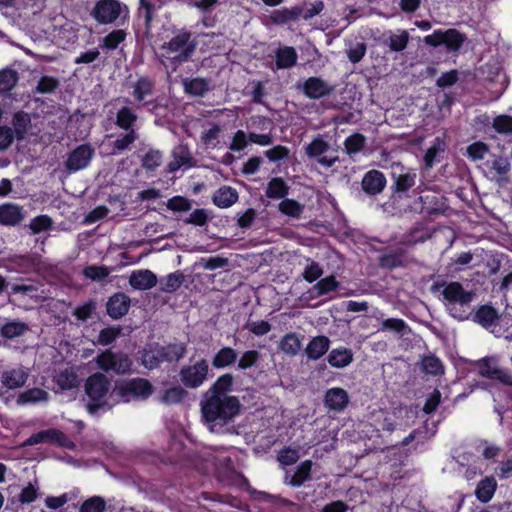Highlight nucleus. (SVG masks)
I'll return each instance as SVG.
<instances>
[{"instance_id": "nucleus-39", "label": "nucleus", "mask_w": 512, "mask_h": 512, "mask_svg": "<svg viewBox=\"0 0 512 512\" xmlns=\"http://www.w3.org/2000/svg\"><path fill=\"white\" fill-rule=\"evenodd\" d=\"M185 281V276L181 271L170 273L160 279V290L165 293L177 291Z\"/></svg>"}, {"instance_id": "nucleus-29", "label": "nucleus", "mask_w": 512, "mask_h": 512, "mask_svg": "<svg viewBox=\"0 0 512 512\" xmlns=\"http://www.w3.org/2000/svg\"><path fill=\"white\" fill-rule=\"evenodd\" d=\"M340 283L336 280L335 276L330 275L318 281L311 289L308 290L307 298L314 299L326 295L338 289Z\"/></svg>"}, {"instance_id": "nucleus-52", "label": "nucleus", "mask_w": 512, "mask_h": 512, "mask_svg": "<svg viewBox=\"0 0 512 512\" xmlns=\"http://www.w3.org/2000/svg\"><path fill=\"white\" fill-rule=\"evenodd\" d=\"M162 152L157 149H149L141 158V166L148 171H154L162 164Z\"/></svg>"}, {"instance_id": "nucleus-49", "label": "nucleus", "mask_w": 512, "mask_h": 512, "mask_svg": "<svg viewBox=\"0 0 512 512\" xmlns=\"http://www.w3.org/2000/svg\"><path fill=\"white\" fill-rule=\"evenodd\" d=\"M465 41V36L456 29L443 31V44L449 51H458Z\"/></svg>"}, {"instance_id": "nucleus-37", "label": "nucleus", "mask_w": 512, "mask_h": 512, "mask_svg": "<svg viewBox=\"0 0 512 512\" xmlns=\"http://www.w3.org/2000/svg\"><path fill=\"white\" fill-rule=\"evenodd\" d=\"M302 348L301 338L294 332L285 334L279 343V349L286 355L295 356Z\"/></svg>"}, {"instance_id": "nucleus-17", "label": "nucleus", "mask_w": 512, "mask_h": 512, "mask_svg": "<svg viewBox=\"0 0 512 512\" xmlns=\"http://www.w3.org/2000/svg\"><path fill=\"white\" fill-rule=\"evenodd\" d=\"M117 100H121L118 98ZM122 102L125 104L116 113L115 125L122 130H136L135 126L138 121V115L133 107H130V98H122Z\"/></svg>"}, {"instance_id": "nucleus-58", "label": "nucleus", "mask_w": 512, "mask_h": 512, "mask_svg": "<svg viewBox=\"0 0 512 512\" xmlns=\"http://www.w3.org/2000/svg\"><path fill=\"white\" fill-rule=\"evenodd\" d=\"M424 230V227L417 223L415 226H413L409 233L405 236V239L401 242L404 245L407 246H413L417 243H422L426 241L428 238H430V234L422 233L421 235H418L419 232H422Z\"/></svg>"}, {"instance_id": "nucleus-3", "label": "nucleus", "mask_w": 512, "mask_h": 512, "mask_svg": "<svg viewBox=\"0 0 512 512\" xmlns=\"http://www.w3.org/2000/svg\"><path fill=\"white\" fill-rule=\"evenodd\" d=\"M197 47L196 40L191 32L186 30L178 31L169 41L165 42L161 49L162 56L174 65V69L184 62H187L194 54Z\"/></svg>"}, {"instance_id": "nucleus-50", "label": "nucleus", "mask_w": 512, "mask_h": 512, "mask_svg": "<svg viewBox=\"0 0 512 512\" xmlns=\"http://www.w3.org/2000/svg\"><path fill=\"white\" fill-rule=\"evenodd\" d=\"M188 395V392L181 386H173L164 391L161 396V402L166 405H175L181 403Z\"/></svg>"}, {"instance_id": "nucleus-23", "label": "nucleus", "mask_w": 512, "mask_h": 512, "mask_svg": "<svg viewBox=\"0 0 512 512\" xmlns=\"http://www.w3.org/2000/svg\"><path fill=\"white\" fill-rule=\"evenodd\" d=\"M184 92L194 97H204L211 89L210 80L202 77L182 79Z\"/></svg>"}, {"instance_id": "nucleus-47", "label": "nucleus", "mask_w": 512, "mask_h": 512, "mask_svg": "<svg viewBox=\"0 0 512 512\" xmlns=\"http://www.w3.org/2000/svg\"><path fill=\"white\" fill-rule=\"evenodd\" d=\"M54 380L61 390H69V389L77 387L79 384V379H78L77 374L74 371L69 370V369L60 371L54 377Z\"/></svg>"}, {"instance_id": "nucleus-59", "label": "nucleus", "mask_w": 512, "mask_h": 512, "mask_svg": "<svg viewBox=\"0 0 512 512\" xmlns=\"http://www.w3.org/2000/svg\"><path fill=\"white\" fill-rule=\"evenodd\" d=\"M299 8L301 10V19L307 21L322 12L324 9V3L322 1H316L313 3L304 2L299 4Z\"/></svg>"}, {"instance_id": "nucleus-56", "label": "nucleus", "mask_w": 512, "mask_h": 512, "mask_svg": "<svg viewBox=\"0 0 512 512\" xmlns=\"http://www.w3.org/2000/svg\"><path fill=\"white\" fill-rule=\"evenodd\" d=\"M121 332V326L106 327L99 332L96 343L102 346H108L120 336Z\"/></svg>"}, {"instance_id": "nucleus-2", "label": "nucleus", "mask_w": 512, "mask_h": 512, "mask_svg": "<svg viewBox=\"0 0 512 512\" xmlns=\"http://www.w3.org/2000/svg\"><path fill=\"white\" fill-rule=\"evenodd\" d=\"M432 293H441V301L448 313L455 319L466 320L470 315V306L475 293L465 290L460 282H435L431 286Z\"/></svg>"}, {"instance_id": "nucleus-30", "label": "nucleus", "mask_w": 512, "mask_h": 512, "mask_svg": "<svg viewBox=\"0 0 512 512\" xmlns=\"http://www.w3.org/2000/svg\"><path fill=\"white\" fill-rule=\"evenodd\" d=\"M14 8L20 17L29 19L43 11L45 0H16Z\"/></svg>"}, {"instance_id": "nucleus-38", "label": "nucleus", "mask_w": 512, "mask_h": 512, "mask_svg": "<svg viewBox=\"0 0 512 512\" xmlns=\"http://www.w3.org/2000/svg\"><path fill=\"white\" fill-rule=\"evenodd\" d=\"M29 330L28 325L20 320H12L3 324L0 328V335L6 339H14L24 335Z\"/></svg>"}, {"instance_id": "nucleus-20", "label": "nucleus", "mask_w": 512, "mask_h": 512, "mask_svg": "<svg viewBox=\"0 0 512 512\" xmlns=\"http://www.w3.org/2000/svg\"><path fill=\"white\" fill-rule=\"evenodd\" d=\"M24 208L15 203H5L0 205V225L17 226L25 218Z\"/></svg>"}, {"instance_id": "nucleus-51", "label": "nucleus", "mask_w": 512, "mask_h": 512, "mask_svg": "<svg viewBox=\"0 0 512 512\" xmlns=\"http://www.w3.org/2000/svg\"><path fill=\"white\" fill-rule=\"evenodd\" d=\"M141 363L149 370L158 368L160 364L163 363L159 347L156 346L153 349L144 350L141 354Z\"/></svg>"}, {"instance_id": "nucleus-26", "label": "nucleus", "mask_w": 512, "mask_h": 512, "mask_svg": "<svg viewBox=\"0 0 512 512\" xmlns=\"http://www.w3.org/2000/svg\"><path fill=\"white\" fill-rule=\"evenodd\" d=\"M28 378V373L22 367L4 371L1 375V383L8 389L22 387Z\"/></svg>"}, {"instance_id": "nucleus-54", "label": "nucleus", "mask_w": 512, "mask_h": 512, "mask_svg": "<svg viewBox=\"0 0 512 512\" xmlns=\"http://www.w3.org/2000/svg\"><path fill=\"white\" fill-rule=\"evenodd\" d=\"M278 209L281 213L287 216L299 218L303 213L304 205L300 204L296 200L285 198L279 203Z\"/></svg>"}, {"instance_id": "nucleus-11", "label": "nucleus", "mask_w": 512, "mask_h": 512, "mask_svg": "<svg viewBox=\"0 0 512 512\" xmlns=\"http://www.w3.org/2000/svg\"><path fill=\"white\" fill-rule=\"evenodd\" d=\"M122 13V5L117 0H99L91 15L100 24H110L115 22Z\"/></svg>"}, {"instance_id": "nucleus-9", "label": "nucleus", "mask_w": 512, "mask_h": 512, "mask_svg": "<svg viewBox=\"0 0 512 512\" xmlns=\"http://www.w3.org/2000/svg\"><path fill=\"white\" fill-rule=\"evenodd\" d=\"M330 151V145L320 135L315 137L311 143L305 146V154L323 167L330 168L339 162L337 154L326 155Z\"/></svg>"}, {"instance_id": "nucleus-35", "label": "nucleus", "mask_w": 512, "mask_h": 512, "mask_svg": "<svg viewBox=\"0 0 512 512\" xmlns=\"http://www.w3.org/2000/svg\"><path fill=\"white\" fill-rule=\"evenodd\" d=\"M496 488V479L493 476H487L478 483L475 495L480 502L487 503L492 499Z\"/></svg>"}, {"instance_id": "nucleus-21", "label": "nucleus", "mask_w": 512, "mask_h": 512, "mask_svg": "<svg viewBox=\"0 0 512 512\" xmlns=\"http://www.w3.org/2000/svg\"><path fill=\"white\" fill-rule=\"evenodd\" d=\"M499 319L498 310L489 304L479 306L473 315V321L486 329L494 327Z\"/></svg>"}, {"instance_id": "nucleus-13", "label": "nucleus", "mask_w": 512, "mask_h": 512, "mask_svg": "<svg viewBox=\"0 0 512 512\" xmlns=\"http://www.w3.org/2000/svg\"><path fill=\"white\" fill-rule=\"evenodd\" d=\"M132 96L137 103V108L148 107L151 100H148L154 94L155 81L147 76L139 77L131 85Z\"/></svg>"}, {"instance_id": "nucleus-31", "label": "nucleus", "mask_w": 512, "mask_h": 512, "mask_svg": "<svg viewBox=\"0 0 512 512\" xmlns=\"http://www.w3.org/2000/svg\"><path fill=\"white\" fill-rule=\"evenodd\" d=\"M416 177V173L411 171L394 176L393 197L401 198L402 194L408 192L415 185Z\"/></svg>"}, {"instance_id": "nucleus-7", "label": "nucleus", "mask_w": 512, "mask_h": 512, "mask_svg": "<svg viewBox=\"0 0 512 512\" xmlns=\"http://www.w3.org/2000/svg\"><path fill=\"white\" fill-rule=\"evenodd\" d=\"M209 371L208 361L202 358L194 364L183 366L179 371V378L184 387L197 389L207 381Z\"/></svg>"}, {"instance_id": "nucleus-4", "label": "nucleus", "mask_w": 512, "mask_h": 512, "mask_svg": "<svg viewBox=\"0 0 512 512\" xmlns=\"http://www.w3.org/2000/svg\"><path fill=\"white\" fill-rule=\"evenodd\" d=\"M109 390L110 381L105 374L96 372L87 378L85 394L89 401L86 404V409L90 414H96L100 409L109 410L111 408L107 401Z\"/></svg>"}, {"instance_id": "nucleus-44", "label": "nucleus", "mask_w": 512, "mask_h": 512, "mask_svg": "<svg viewBox=\"0 0 512 512\" xmlns=\"http://www.w3.org/2000/svg\"><path fill=\"white\" fill-rule=\"evenodd\" d=\"M446 149V143L440 137L435 138L431 147H429L424 155V162L427 168H432L435 162L439 161V155Z\"/></svg>"}, {"instance_id": "nucleus-41", "label": "nucleus", "mask_w": 512, "mask_h": 512, "mask_svg": "<svg viewBox=\"0 0 512 512\" xmlns=\"http://www.w3.org/2000/svg\"><path fill=\"white\" fill-rule=\"evenodd\" d=\"M266 196L271 199L284 198L289 193V186L280 177L272 178L266 187Z\"/></svg>"}, {"instance_id": "nucleus-8", "label": "nucleus", "mask_w": 512, "mask_h": 512, "mask_svg": "<svg viewBox=\"0 0 512 512\" xmlns=\"http://www.w3.org/2000/svg\"><path fill=\"white\" fill-rule=\"evenodd\" d=\"M478 375L483 378L498 381L505 386L512 387V373L498 365L496 357H484L476 361Z\"/></svg>"}, {"instance_id": "nucleus-25", "label": "nucleus", "mask_w": 512, "mask_h": 512, "mask_svg": "<svg viewBox=\"0 0 512 512\" xmlns=\"http://www.w3.org/2000/svg\"><path fill=\"white\" fill-rule=\"evenodd\" d=\"M330 340L327 336L313 337L307 344L305 353L309 360H318L329 350Z\"/></svg>"}, {"instance_id": "nucleus-53", "label": "nucleus", "mask_w": 512, "mask_h": 512, "mask_svg": "<svg viewBox=\"0 0 512 512\" xmlns=\"http://www.w3.org/2000/svg\"><path fill=\"white\" fill-rule=\"evenodd\" d=\"M126 133L120 135L114 142H113V150L114 153L122 152L124 150H127L136 140L139 139V134L137 130H124Z\"/></svg>"}, {"instance_id": "nucleus-42", "label": "nucleus", "mask_w": 512, "mask_h": 512, "mask_svg": "<svg viewBox=\"0 0 512 512\" xmlns=\"http://www.w3.org/2000/svg\"><path fill=\"white\" fill-rule=\"evenodd\" d=\"M312 461L305 460L301 462L295 473L291 476L288 483L293 487H299L303 485L307 480L311 478Z\"/></svg>"}, {"instance_id": "nucleus-63", "label": "nucleus", "mask_w": 512, "mask_h": 512, "mask_svg": "<svg viewBox=\"0 0 512 512\" xmlns=\"http://www.w3.org/2000/svg\"><path fill=\"white\" fill-rule=\"evenodd\" d=\"M261 358L260 353L257 350H247L242 353L241 357L237 362V368L239 370L249 369L259 362Z\"/></svg>"}, {"instance_id": "nucleus-15", "label": "nucleus", "mask_w": 512, "mask_h": 512, "mask_svg": "<svg viewBox=\"0 0 512 512\" xmlns=\"http://www.w3.org/2000/svg\"><path fill=\"white\" fill-rule=\"evenodd\" d=\"M130 305V297L123 292H117L109 297L106 303V311L109 317L118 320L128 313Z\"/></svg>"}, {"instance_id": "nucleus-10", "label": "nucleus", "mask_w": 512, "mask_h": 512, "mask_svg": "<svg viewBox=\"0 0 512 512\" xmlns=\"http://www.w3.org/2000/svg\"><path fill=\"white\" fill-rule=\"evenodd\" d=\"M415 259L409 252L402 247L395 249H386L378 258V264L381 268L393 270L396 268H406L415 263Z\"/></svg>"}, {"instance_id": "nucleus-64", "label": "nucleus", "mask_w": 512, "mask_h": 512, "mask_svg": "<svg viewBox=\"0 0 512 512\" xmlns=\"http://www.w3.org/2000/svg\"><path fill=\"white\" fill-rule=\"evenodd\" d=\"M53 224L52 219L47 215H39L33 218L29 224V228L33 234L51 229Z\"/></svg>"}, {"instance_id": "nucleus-40", "label": "nucleus", "mask_w": 512, "mask_h": 512, "mask_svg": "<svg viewBox=\"0 0 512 512\" xmlns=\"http://www.w3.org/2000/svg\"><path fill=\"white\" fill-rule=\"evenodd\" d=\"M161 0H140V8L138 15L144 19L145 28L148 31L151 27L155 11L157 7H160Z\"/></svg>"}, {"instance_id": "nucleus-48", "label": "nucleus", "mask_w": 512, "mask_h": 512, "mask_svg": "<svg viewBox=\"0 0 512 512\" xmlns=\"http://www.w3.org/2000/svg\"><path fill=\"white\" fill-rule=\"evenodd\" d=\"M45 442L47 443H56L61 447L73 449L74 443L60 430L55 428H50L47 430H43Z\"/></svg>"}, {"instance_id": "nucleus-32", "label": "nucleus", "mask_w": 512, "mask_h": 512, "mask_svg": "<svg viewBox=\"0 0 512 512\" xmlns=\"http://www.w3.org/2000/svg\"><path fill=\"white\" fill-rule=\"evenodd\" d=\"M275 58L277 69H288L296 65L298 55L295 48L282 46L276 50Z\"/></svg>"}, {"instance_id": "nucleus-45", "label": "nucleus", "mask_w": 512, "mask_h": 512, "mask_svg": "<svg viewBox=\"0 0 512 512\" xmlns=\"http://www.w3.org/2000/svg\"><path fill=\"white\" fill-rule=\"evenodd\" d=\"M12 124L14 127L13 132L15 133V137L18 140H22L31 126L30 116L23 111L17 112L13 117Z\"/></svg>"}, {"instance_id": "nucleus-62", "label": "nucleus", "mask_w": 512, "mask_h": 512, "mask_svg": "<svg viewBox=\"0 0 512 512\" xmlns=\"http://www.w3.org/2000/svg\"><path fill=\"white\" fill-rule=\"evenodd\" d=\"M367 45L364 42L350 43L346 49V55L349 61L353 64L359 63L365 56Z\"/></svg>"}, {"instance_id": "nucleus-6", "label": "nucleus", "mask_w": 512, "mask_h": 512, "mask_svg": "<svg viewBox=\"0 0 512 512\" xmlns=\"http://www.w3.org/2000/svg\"><path fill=\"white\" fill-rule=\"evenodd\" d=\"M154 391L153 385L144 378H133L116 382L112 394L128 403L133 399H147Z\"/></svg>"}, {"instance_id": "nucleus-16", "label": "nucleus", "mask_w": 512, "mask_h": 512, "mask_svg": "<svg viewBox=\"0 0 512 512\" xmlns=\"http://www.w3.org/2000/svg\"><path fill=\"white\" fill-rule=\"evenodd\" d=\"M323 401L328 410L339 413L346 409L350 402V398L345 389L334 387L325 392Z\"/></svg>"}, {"instance_id": "nucleus-12", "label": "nucleus", "mask_w": 512, "mask_h": 512, "mask_svg": "<svg viewBox=\"0 0 512 512\" xmlns=\"http://www.w3.org/2000/svg\"><path fill=\"white\" fill-rule=\"evenodd\" d=\"M94 155L95 149L91 144H81L69 153L65 161V167L71 172L85 169L90 164Z\"/></svg>"}, {"instance_id": "nucleus-57", "label": "nucleus", "mask_w": 512, "mask_h": 512, "mask_svg": "<svg viewBox=\"0 0 512 512\" xmlns=\"http://www.w3.org/2000/svg\"><path fill=\"white\" fill-rule=\"evenodd\" d=\"M18 81V74L11 69H3L0 71V94H4L12 90Z\"/></svg>"}, {"instance_id": "nucleus-5", "label": "nucleus", "mask_w": 512, "mask_h": 512, "mask_svg": "<svg viewBox=\"0 0 512 512\" xmlns=\"http://www.w3.org/2000/svg\"><path fill=\"white\" fill-rule=\"evenodd\" d=\"M94 362L100 370L106 373H114L116 375L132 373L133 360L123 351L106 349L95 357Z\"/></svg>"}, {"instance_id": "nucleus-28", "label": "nucleus", "mask_w": 512, "mask_h": 512, "mask_svg": "<svg viewBox=\"0 0 512 512\" xmlns=\"http://www.w3.org/2000/svg\"><path fill=\"white\" fill-rule=\"evenodd\" d=\"M217 473L221 480H225L229 484L238 483L240 480L244 479L243 475L235 470L232 460L229 457L219 460Z\"/></svg>"}, {"instance_id": "nucleus-27", "label": "nucleus", "mask_w": 512, "mask_h": 512, "mask_svg": "<svg viewBox=\"0 0 512 512\" xmlns=\"http://www.w3.org/2000/svg\"><path fill=\"white\" fill-rule=\"evenodd\" d=\"M163 362L177 363L183 359L187 353V346L185 343H170L165 346H159Z\"/></svg>"}, {"instance_id": "nucleus-33", "label": "nucleus", "mask_w": 512, "mask_h": 512, "mask_svg": "<svg viewBox=\"0 0 512 512\" xmlns=\"http://www.w3.org/2000/svg\"><path fill=\"white\" fill-rule=\"evenodd\" d=\"M238 200L237 191L229 186L219 188L213 195L212 201L219 208H228Z\"/></svg>"}, {"instance_id": "nucleus-19", "label": "nucleus", "mask_w": 512, "mask_h": 512, "mask_svg": "<svg viewBox=\"0 0 512 512\" xmlns=\"http://www.w3.org/2000/svg\"><path fill=\"white\" fill-rule=\"evenodd\" d=\"M172 160L167 165L170 173L176 172L181 167H193L195 161L187 145L179 144L172 150Z\"/></svg>"}, {"instance_id": "nucleus-61", "label": "nucleus", "mask_w": 512, "mask_h": 512, "mask_svg": "<svg viewBox=\"0 0 512 512\" xmlns=\"http://www.w3.org/2000/svg\"><path fill=\"white\" fill-rule=\"evenodd\" d=\"M105 509V499L101 496H93L83 502L79 508V512H104Z\"/></svg>"}, {"instance_id": "nucleus-1", "label": "nucleus", "mask_w": 512, "mask_h": 512, "mask_svg": "<svg viewBox=\"0 0 512 512\" xmlns=\"http://www.w3.org/2000/svg\"><path fill=\"white\" fill-rule=\"evenodd\" d=\"M233 383L232 374H223L202 395L201 420L212 433L238 434L235 426L231 424L240 414L242 405L238 397L229 394Z\"/></svg>"}, {"instance_id": "nucleus-55", "label": "nucleus", "mask_w": 512, "mask_h": 512, "mask_svg": "<svg viewBox=\"0 0 512 512\" xmlns=\"http://www.w3.org/2000/svg\"><path fill=\"white\" fill-rule=\"evenodd\" d=\"M60 83H59V80L55 77H52V76H42L35 89L33 90V93L34 94H51V93H54L58 87H59Z\"/></svg>"}, {"instance_id": "nucleus-18", "label": "nucleus", "mask_w": 512, "mask_h": 512, "mask_svg": "<svg viewBox=\"0 0 512 512\" xmlns=\"http://www.w3.org/2000/svg\"><path fill=\"white\" fill-rule=\"evenodd\" d=\"M386 186L384 174L376 169L366 172L361 181L362 190L369 196H376L383 192Z\"/></svg>"}, {"instance_id": "nucleus-34", "label": "nucleus", "mask_w": 512, "mask_h": 512, "mask_svg": "<svg viewBox=\"0 0 512 512\" xmlns=\"http://www.w3.org/2000/svg\"><path fill=\"white\" fill-rule=\"evenodd\" d=\"M353 352L348 348H336L330 351L327 357L328 363L334 368H344L353 361Z\"/></svg>"}, {"instance_id": "nucleus-60", "label": "nucleus", "mask_w": 512, "mask_h": 512, "mask_svg": "<svg viewBox=\"0 0 512 512\" xmlns=\"http://www.w3.org/2000/svg\"><path fill=\"white\" fill-rule=\"evenodd\" d=\"M365 145V137L360 133H355L344 142L345 151L349 155L357 154L360 152Z\"/></svg>"}, {"instance_id": "nucleus-14", "label": "nucleus", "mask_w": 512, "mask_h": 512, "mask_svg": "<svg viewBox=\"0 0 512 512\" xmlns=\"http://www.w3.org/2000/svg\"><path fill=\"white\" fill-rule=\"evenodd\" d=\"M302 91L309 99H320L334 93L335 86L320 77H309L302 85Z\"/></svg>"}, {"instance_id": "nucleus-46", "label": "nucleus", "mask_w": 512, "mask_h": 512, "mask_svg": "<svg viewBox=\"0 0 512 512\" xmlns=\"http://www.w3.org/2000/svg\"><path fill=\"white\" fill-rule=\"evenodd\" d=\"M48 393L40 388H32L19 394L17 403L24 405L28 403L45 402L48 400Z\"/></svg>"}, {"instance_id": "nucleus-24", "label": "nucleus", "mask_w": 512, "mask_h": 512, "mask_svg": "<svg viewBox=\"0 0 512 512\" xmlns=\"http://www.w3.org/2000/svg\"><path fill=\"white\" fill-rule=\"evenodd\" d=\"M238 357L239 353L234 348L225 346L214 354L211 364L216 369H223L234 365Z\"/></svg>"}, {"instance_id": "nucleus-22", "label": "nucleus", "mask_w": 512, "mask_h": 512, "mask_svg": "<svg viewBox=\"0 0 512 512\" xmlns=\"http://www.w3.org/2000/svg\"><path fill=\"white\" fill-rule=\"evenodd\" d=\"M157 276L150 270H138L131 273L129 284L137 290H148L156 286Z\"/></svg>"}, {"instance_id": "nucleus-43", "label": "nucleus", "mask_w": 512, "mask_h": 512, "mask_svg": "<svg viewBox=\"0 0 512 512\" xmlns=\"http://www.w3.org/2000/svg\"><path fill=\"white\" fill-rule=\"evenodd\" d=\"M420 368L424 373L433 376L442 375L444 373V366L442 361L433 354L422 357Z\"/></svg>"}, {"instance_id": "nucleus-36", "label": "nucleus", "mask_w": 512, "mask_h": 512, "mask_svg": "<svg viewBox=\"0 0 512 512\" xmlns=\"http://www.w3.org/2000/svg\"><path fill=\"white\" fill-rule=\"evenodd\" d=\"M409 42V33L406 30H398L397 33L390 32L388 37L382 40L383 45L388 46L392 52H402Z\"/></svg>"}]
</instances>
